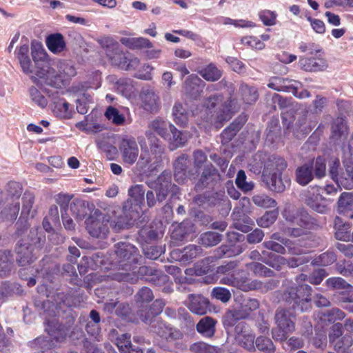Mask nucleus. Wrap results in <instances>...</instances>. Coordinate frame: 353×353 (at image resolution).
<instances>
[{
	"instance_id": "f257e3e1",
	"label": "nucleus",
	"mask_w": 353,
	"mask_h": 353,
	"mask_svg": "<svg viewBox=\"0 0 353 353\" xmlns=\"http://www.w3.org/2000/svg\"><path fill=\"white\" fill-rule=\"evenodd\" d=\"M28 53L29 46L23 45L19 50L17 58L23 72L34 83L61 88L64 81L77 74L75 68L70 63L49 59L40 43L32 42L31 55L34 64Z\"/></svg>"
},
{
	"instance_id": "f03ea898",
	"label": "nucleus",
	"mask_w": 353,
	"mask_h": 353,
	"mask_svg": "<svg viewBox=\"0 0 353 353\" xmlns=\"http://www.w3.org/2000/svg\"><path fill=\"white\" fill-rule=\"evenodd\" d=\"M103 210H95L94 214L86 221L88 232L94 238L105 239L109 232L110 227L118 232L124 228L125 218L120 214L121 210L119 206L100 205Z\"/></svg>"
},
{
	"instance_id": "7ed1b4c3",
	"label": "nucleus",
	"mask_w": 353,
	"mask_h": 353,
	"mask_svg": "<svg viewBox=\"0 0 353 353\" xmlns=\"http://www.w3.org/2000/svg\"><path fill=\"white\" fill-rule=\"evenodd\" d=\"M114 254L117 272L113 274L114 279L130 283L137 281V264L141 257L137 248L130 243L120 242L115 245Z\"/></svg>"
},
{
	"instance_id": "20e7f679",
	"label": "nucleus",
	"mask_w": 353,
	"mask_h": 353,
	"mask_svg": "<svg viewBox=\"0 0 353 353\" xmlns=\"http://www.w3.org/2000/svg\"><path fill=\"white\" fill-rule=\"evenodd\" d=\"M259 98V92L257 89L244 82H241L239 88L235 94H231L228 99L223 104V110L221 113H217L214 119V124L216 128H220L221 123L224 121H227L231 118L232 114L236 112L241 103L253 104ZM213 115L210 117H207L208 122L213 123Z\"/></svg>"
},
{
	"instance_id": "39448f33",
	"label": "nucleus",
	"mask_w": 353,
	"mask_h": 353,
	"mask_svg": "<svg viewBox=\"0 0 353 353\" xmlns=\"http://www.w3.org/2000/svg\"><path fill=\"white\" fill-rule=\"evenodd\" d=\"M149 186L152 190H148L145 194L148 208H152L157 203H163L169 193L176 194L179 192V188L172 183V176L170 173L163 172Z\"/></svg>"
},
{
	"instance_id": "423d86ee",
	"label": "nucleus",
	"mask_w": 353,
	"mask_h": 353,
	"mask_svg": "<svg viewBox=\"0 0 353 353\" xmlns=\"http://www.w3.org/2000/svg\"><path fill=\"white\" fill-rule=\"evenodd\" d=\"M30 233V236L19 241L15 248L16 261L20 266H26L36 259L35 250L40 247L42 240L37 230H31Z\"/></svg>"
},
{
	"instance_id": "0eeeda50",
	"label": "nucleus",
	"mask_w": 353,
	"mask_h": 353,
	"mask_svg": "<svg viewBox=\"0 0 353 353\" xmlns=\"http://www.w3.org/2000/svg\"><path fill=\"white\" fill-rule=\"evenodd\" d=\"M311 290L308 285L292 286L284 292L283 298L285 302L292 304L293 307H298L301 311L306 312L311 308Z\"/></svg>"
},
{
	"instance_id": "6e6552de",
	"label": "nucleus",
	"mask_w": 353,
	"mask_h": 353,
	"mask_svg": "<svg viewBox=\"0 0 353 353\" xmlns=\"http://www.w3.org/2000/svg\"><path fill=\"white\" fill-rule=\"evenodd\" d=\"M46 330L50 336V341L45 340L43 338L37 339V342L41 345V349H51L56 346L55 343L63 341L67 335V331L65 327L60 324L56 319L51 321H47Z\"/></svg>"
},
{
	"instance_id": "1a4fd4ad",
	"label": "nucleus",
	"mask_w": 353,
	"mask_h": 353,
	"mask_svg": "<svg viewBox=\"0 0 353 353\" xmlns=\"http://www.w3.org/2000/svg\"><path fill=\"white\" fill-rule=\"evenodd\" d=\"M119 148L123 161L128 165L134 164L137 160L139 150L134 138H123L119 143Z\"/></svg>"
},
{
	"instance_id": "9d476101",
	"label": "nucleus",
	"mask_w": 353,
	"mask_h": 353,
	"mask_svg": "<svg viewBox=\"0 0 353 353\" xmlns=\"http://www.w3.org/2000/svg\"><path fill=\"white\" fill-rule=\"evenodd\" d=\"M143 108L149 112H157L160 106V99L156 91L151 88H143L140 93Z\"/></svg>"
},
{
	"instance_id": "9b49d317",
	"label": "nucleus",
	"mask_w": 353,
	"mask_h": 353,
	"mask_svg": "<svg viewBox=\"0 0 353 353\" xmlns=\"http://www.w3.org/2000/svg\"><path fill=\"white\" fill-rule=\"evenodd\" d=\"M188 163V156L185 154L179 157L174 163V176L175 181L179 183H184L188 177L195 174L192 170L187 172Z\"/></svg>"
},
{
	"instance_id": "f8f14e48",
	"label": "nucleus",
	"mask_w": 353,
	"mask_h": 353,
	"mask_svg": "<svg viewBox=\"0 0 353 353\" xmlns=\"http://www.w3.org/2000/svg\"><path fill=\"white\" fill-rule=\"evenodd\" d=\"M51 98L52 104V109L53 112L59 117L62 119H69L72 117V109L70 104L63 98H61L58 92L49 95Z\"/></svg>"
},
{
	"instance_id": "ddd939ff",
	"label": "nucleus",
	"mask_w": 353,
	"mask_h": 353,
	"mask_svg": "<svg viewBox=\"0 0 353 353\" xmlns=\"http://www.w3.org/2000/svg\"><path fill=\"white\" fill-rule=\"evenodd\" d=\"M217 174L218 171L212 164L210 163L206 165L204 167L199 180L195 183V190L196 192L202 191L208 187L214 181Z\"/></svg>"
},
{
	"instance_id": "4468645a",
	"label": "nucleus",
	"mask_w": 353,
	"mask_h": 353,
	"mask_svg": "<svg viewBox=\"0 0 353 353\" xmlns=\"http://www.w3.org/2000/svg\"><path fill=\"white\" fill-rule=\"evenodd\" d=\"M283 216L286 221L306 229L312 223L311 216L303 210H285Z\"/></svg>"
},
{
	"instance_id": "2eb2a0df",
	"label": "nucleus",
	"mask_w": 353,
	"mask_h": 353,
	"mask_svg": "<svg viewBox=\"0 0 353 353\" xmlns=\"http://www.w3.org/2000/svg\"><path fill=\"white\" fill-rule=\"evenodd\" d=\"M209 301L201 295L190 294L188 296V309L197 315L205 314L208 310Z\"/></svg>"
},
{
	"instance_id": "dca6fc26",
	"label": "nucleus",
	"mask_w": 353,
	"mask_h": 353,
	"mask_svg": "<svg viewBox=\"0 0 353 353\" xmlns=\"http://www.w3.org/2000/svg\"><path fill=\"white\" fill-rule=\"evenodd\" d=\"M94 207L92 203L81 199H74L70 204V210L77 220H83L91 208Z\"/></svg>"
},
{
	"instance_id": "f3484780",
	"label": "nucleus",
	"mask_w": 353,
	"mask_h": 353,
	"mask_svg": "<svg viewBox=\"0 0 353 353\" xmlns=\"http://www.w3.org/2000/svg\"><path fill=\"white\" fill-rule=\"evenodd\" d=\"M294 318L288 310L278 309L275 314L276 325L292 332L295 330Z\"/></svg>"
},
{
	"instance_id": "a211bd4d",
	"label": "nucleus",
	"mask_w": 353,
	"mask_h": 353,
	"mask_svg": "<svg viewBox=\"0 0 353 353\" xmlns=\"http://www.w3.org/2000/svg\"><path fill=\"white\" fill-rule=\"evenodd\" d=\"M287 165V162L283 157L272 155L265 163L263 174H281Z\"/></svg>"
},
{
	"instance_id": "6ab92c4d",
	"label": "nucleus",
	"mask_w": 353,
	"mask_h": 353,
	"mask_svg": "<svg viewBox=\"0 0 353 353\" xmlns=\"http://www.w3.org/2000/svg\"><path fill=\"white\" fill-rule=\"evenodd\" d=\"M338 211L353 219V193L343 192L338 200Z\"/></svg>"
},
{
	"instance_id": "aec40b11",
	"label": "nucleus",
	"mask_w": 353,
	"mask_h": 353,
	"mask_svg": "<svg viewBox=\"0 0 353 353\" xmlns=\"http://www.w3.org/2000/svg\"><path fill=\"white\" fill-rule=\"evenodd\" d=\"M299 64L302 70L307 72L323 70L327 67L325 60L307 57H301Z\"/></svg>"
},
{
	"instance_id": "412c9836",
	"label": "nucleus",
	"mask_w": 353,
	"mask_h": 353,
	"mask_svg": "<svg viewBox=\"0 0 353 353\" xmlns=\"http://www.w3.org/2000/svg\"><path fill=\"white\" fill-rule=\"evenodd\" d=\"M151 328L153 332L167 341L176 338L177 334L174 332L173 328L161 321L154 320Z\"/></svg>"
},
{
	"instance_id": "4be33fe9",
	"label": "nucleus",
	"mask_w": 353,
	"mask_h": 353,
	"mask_svg": "<svg viewBox=\"0 0 353 353\" xmlns=\"http://www.w3.org/2000/svg\"><path fill=\"white\" fill-rule=\"evenodd\" d=\"M216 321L210 316L202 318L196 325V330L205 337L211 338L215 333Z\"/></svg>"
},
{
	"instance_id": "5701e85b",
	"label": "nucleus",
	"mask_w": 353,
	"mask_h": 353,
	"mask_svg": "<svg viewBox=\"0 0 353 353\" xmlns=\"http://www.w3.org/2000/svg\"><path fill=\"white\" fill-rule=\"evenodd\" d=\"M281 174H263V181L268 188L276 192H283L285 189V185L281 177Z\"/></svg>"
},
{
	"instance_id": "b1692460",
	"label": "nucleus",
	"mask_w": 353,
	"mask_h": 353,
	"mask_svg": "<svg viewBox=\"0 0 353 353\" xmlns=\"http://www.w3.org/2000/svg\"><path fill=\"white\" fill-rule=\"evenodd\" d=\"M348 128L343 118H336L332 125L330 138L336 141L346 137Z\"/></svg>"
},
{
	"instance_id": "393cba45",
	"label": "nucleus",
	"mask_w": 353,
	"mask_h": 353,
	"mask_svg": "<svg viewBox=\"0 0 353 353\" xmlns=\"http://www.w3.org/2000/svg\"><path fill=\"white\" fill-rule=\"evenodd\" d=\"M344 170L340 172L338 183L349 188L353 183V159L347 160L344 158Z\"/></svg>"
},
{
	"instance_id": "a878e982",
	"label": "nucleus",
	"mask_w": 353,
	"mask_h": 353,
	"mask_svg": "<svg viewBox=\"0 0 353 353\" xmlns=\"http://www.w3.org/2000/svg\"><path fill=\"white\" fill-rule=\"evenodd\" d=\"M241 270H234L231 276L225 275L220 279V283L236 287L243 290H247L246 277H239Z\"/></svg>"
},
{
	"instance_id": "bb28decb",
	"label": "nucleus",
	"mask_w": 353,
	"mask_h": 353,
	"mask_svg": "<svg viewBox=\"0 0 353 353\" xmlns=\"http://www.w3.org/2000/svg\"><path fill=\"white\" fill-rule=\"evenodd\" d=\"M268 86L279 92H288L290 90H294V85L292 83L291 80L279 77H272L269 81Z\"/></svg>"
},
{
	"instance_id": "cd10ccee",
	"label": "nucleus",
	"mask_w": 353,
	"mask_h": 353,
	"mask_svg": "<svg viewBox=\"0 0 353 353\" xmlns=\"http://www.w3.org/2000/svg\"><path fill=\"white\" fill-rule=\"evenodd\" d=\"M130 336L123 334L117 339V345L121 353H143L142 349L132 345Z\"/></svg>"
},
{
	"instance_id": "c85d7f7f",
	"label": "nucleus",
	"mask_w": 353,
	"mask_h": 353,
	"mask_svg": "<svg viewBox=\"0 0 353 353\" xmlns=\"http://www.w3.org/2000/svg\"><path fill=\"white\" fill-rule=\"evenodd\" d=\"M313 179L312 166L304 164L296 170V180L301 185H306Z\"/></svg>"
},
{
	"instance_id": "c756f323",
	"label": "nucleus",
	"mask_w": 353,
	"mask_h": 353,
	"mask_svg": "<svg viewBox=\"0 0 353 353\" xmlns=\"http://www.w3.org/2000/svg\"><path fill=\"white\" fill-rule=\"evenodd\" d=\"M19 209V202L7 205L0 212V222H12L16 220Z\"/></svg>"
},
{
	"instance_id": "7c9ffc66",
	"label": "nucleus",
	"mask_w": 353,
	"mask_h": 353,
	"mask_svg": "<svg viewBox=\"0 0 353 353\" xmlns=\"http://www.w3.org/2000/svg\"><path fill=\"white\" fill-rule=\"evenodd\" d=\"M46 44L48 49L54 53L62 52L65 47L63 37L59 33L48 36L46 39Z\"/></svg>"
},
{
	"instance_id": "2f4dec72",
	"label": "nucleus",
	"mask_w": 353,
	"mask_h": 353,
	"mask_svg": "<svg viewBox=\"0 0 353 353\" xmlns=\"http://www.w3.org/2000/svg\"><path fill=\"white\" fill-rule=\"evenodd\" d=\"M173 117L176 124L185 126L188 122L189 113L181 103H176L173 107Z\"/></svg>"
},
{
	"instance_id": "473e14b6",
	"label": "nucleus",
	"mask_w": 353,
	"mask_h": 353,
	"mask_svg": "<svg viewBox=\"0 0 353 353\" xmlns=\"http://www.w3.org/2000/svg\"><path fill=\"white\" fill-rule=\"evenodd\" d=\"M172 126H173L172 124L161 119H155L150 125L152 130L165 139L170 137V127Z\"/></svg>"
},
{
	"instance_id": "72a5a7b5",
	"label": "nucleus",
	"mask_w": 353,
	"mask_h": 353,
	"mask_svg": "<svg viewBox=\"0 0 353 353\" xmlns=\"http://www.w3.org/2000/svg\"><path fill=\"white\" fill-rule=\"evenodd\" d=\"M106 54L111 61L112 65H116L122 70L123 68H128V66L125 65L127 56L123 53L120 46L115 48L113 51H107Z\"/></svg>"
},
{
	"instance_id": "f704fd0d",
	"label": "nucleus",
	"mask_w": 353,
	"mask_h": 353,
	"mask_svg": "<svg viewBox=\"0 0 353 353\" xmlns=\"http://www.w3.org/2000/svg\"><path fill=\"white\" fill-rule=\"evenodd\" d=\"M199 74L206 81H215L219 80L222 72L215 65L210 63L199 72Z\"/></svg>"
},
{
	"instance_id": "c9c22d12",
	"label": "nucleus",
	"mask_w": 353,
	"mask_h": 353,
	"mask_svg": "<svg viewBox=\"0 0 353 353\" xmlns=\"http://www.w3.org/2000/svg\"><path fill=\"white\" fill-rule=\"evenodd\" d=\"M243 123L238 120L234 121L226 129L221 133L222 143H227L230 141L236 134L237 132L241 128Z\"/></svg>"
},
{
	"instance_id": "e433bc0d",
	"label": "nucleus",
	"mask_w": 353,
	"mask_h": 353,
	"mask_svg": "<svg viewBox=\"0 0 353 353\" xmlns=\"http://www.w3.org/2000/svg\"><path fill=\"white\" fill-rule=\"evenodd\" d=\"M35 196L30 192L26 191L22 196V210L21 216L28 217L31 212L33 204L34 203Z\"/></svg>"
},
{
	"instance_id": "4c0bfd02",
	"label": "nucleus",
	"mask_w": 353,
	"mask_h": 353,
	"mask_svg": "<svg viewBox=\"0 0 353 353\" xmlns=\"http://www.w3.org/2000/svg\"><path fill=\"white\" fill-rule=\"evenodd\" d=\"M128 194L137 205L140 207L144 205L145 190L142 185H136L132 187L129 189Z\"/></svg>"
},
{
	"instance_id": "58836bf2",
	"label": "nucleus",
	"mask_w": 353,
	"mask_h": 353,
	"mask_svg": "<svg viewBox=\"0 0 353 353\" xmlns=\"http://www.w3.org/2000/svg\"><path fill=\"white\" fill-rule=\"evenodd\" d=\"M221 241V235L215 232H207L201 235V245L211 247L217 245Z\"/></svg>"
},
{
	"instance_id": "ea45409f",
	"label": "nucleus",
	"mask_w": 353,
	"mask_h": 353,
	"mask_svg": "<svg viewBox=\"0 0 353 353\" xmlns=\"http://www.w3.org/2000/svg\"><path fill=\"white\" fill-rule=\"evenodd\" d=\"M211 297L223 303H228L232 298L231 292L223 287H215L211 291Z\"/></svg>"
},
{
	"instance_id": "a19ab883",
	"label": "nucleus",
	"mask_w": 353,
	"mask_h": 353,
	"mask_svg": "<svg viewBox=\"0 0 353 353\" xmlns=\"http://www.w3.org/2000/svg\"><path fill=\"white\" fill-rule=\"evenodd\" d=\"M255 344L259 350L265 353H274L275 346L270 338L259 336L255 340Z\"/></svg>"
},
{
	"instance_id": "79ce46f5",
	"label": "nucleus",
	"mask_w": 353,
	"mask_h": 353,
	"mask_svg": "<svg viewBox=\"0 0 353 353\" xmlns=\"http://www.w3.org/2000/svg\"><path fill=\"white\" fill-rule=\"evenodd\" d=\"M256 276L271 277L274 276V271L259 263H251L247 265Z\"/></svg>"
},
{
	"instance_id": "37998d69",
	"label": "nucleus",
	"mask_w": 353,
	"mask_h": 353,
	"mask_svg": "<svg viewBox=\"0 0 353 353\" xmlns=\"http://www.w3.org/2000/svg\"><path fill=\"white\" fill-rule=\"evenodd\" d=\"M105 115L109 121L117 125H123L125 121V117L112 106H109L107 108Z\"/></svg>"
},
{
	"instance_id": "c03bdc74",
	"label": "nucleus",
	"mask_w": 353,
	"mask_h": 353,
	"mask_svg": "<svg viewBox=\"0 0 353 353\" xmlns=\"http://www.w3.org/2000/svg\"><path fill=\"white\" fill-rule=\"evenodd\" d=\"M253 203L257 206L269 208H274L276 205V202L272 198L265 194H257L252 197Z\"/></svg>"
},
{
	"instance_id": "a18cd8bd",
	"label": "nucleus",
	"mask_w": 353,
	"mask_h": 353,
	"mask_svg": "<svg viewBox=\"0 0 353 353\" xmlns=\"http://www.w3.org/2000/svg\"><path fill=\"white\" fill-rule=\"evenodd\" d=\"M243 319H245V314H242L240 308L228 311L223 317L224 323L229 326L234 325L237 321Z\"/></svg>"
},
{
	"instance_id": "49530a36",
	"label": "nucleus",
	"mask_w": 353,
	"mask_h": 353,
	"mask_svg": "<svg viewBox=\"0 0 353 353\" xmlns=\"http://www.w3.org/2000/svg\"><path fill=\"white\" fill-rule=\"evenodd\" d=\"M235 182L237 187L243 192H248L252 190L254 188V183L252 182L246 181L245 173L242 170L238 172Z\"/></svg>"
},
{
	"instance_id": "de8ad7c7",
	"label": "nucleus",
	"mask_w": 353,
	"mask_h": 353,
	"mask_svg": "<svg viewBox=\"0 0 353 353\" xmlns=\"http://www.w3.org/2000/svg\"><path fill=\"white\" fill-rule=\"evenodd\" d=\"M326 283L329 288L332 289L349 290L352 288L350 284L340 277L330 278L326 281Z\"/></svg>"
},
{
	"instance_id": "09e8293b",
	"label": "nucleus",
	"mask_w": 353,
	"mask_h": 353,
	"mask_svg": "<svg viewBox=\"0 0 353 353\" xmlns=\"http://www.w3.org/2000/svg\"><path fill=\"white\" fill-rule=\"evenodd\" d=\"M344 317L345 313L342 310L338 308H332L323 312L321 319L329 322H334L337 320H341Z\"/></svg>"
},
{
	"instance_id": "8fccbe9b",
	"label": "nucleus",
	"mask_w": 353,
	"mask_h": 353,
	"mask_svg": "<svg viewBox=\"0 0 353 353\" xmlns=\"http://www.w3.org/2000/svg\"><path fill=\"white\" fill-rule=\"evenodd\" d=\"M168 139L171 140L175 148L181 147L186 142V139L174 125L170 127V137Z\"/></svg>"
},
{
	"instance_id": "3c124183",
	"label": "nucleus",
	"mask_w": 353,
	"mask_h": 353,
	"mask_svg": "<svg viewBox=\"0 0 353 353\" xmlns=\"http://www.w3.org/2000/svg\"><path fill=\"white\" fill-rule=\"evenodd\" d=\"M259 307V303L256 299H248L243 301L241 305L240 310L242 311V314H245V317L247 318L251 312L256 310Z\"/></svg>"
},
{
	"instance_id": "603ef678",
	"label": "nucleus",
	"mask_w": 353,
	"mask_h": 353,
	"mask_svg": "<svg viewBox=\"0 0 353 353\" xmlns=\"http://www.w3.org/2000/svg\"><path fill=\"white\" fill-rule=\"evenodd\" d=\"M201 250L199 246L188 245L183 249L182 258L184 261H192L200 255Z\"/></svg>"
},
{
	"instance_id": "864d4df0",
	"label": "nucleus",
	"mask_w": 353,
	"mask_h": 353,
	"mask_svg": "<svg viewBox=\"0 0 353 353\" xmlns=\"http://www.w3.org/2000/svg\"><path fill=\"white\" fill-rule=\"evenodd\" d=\"M12 254L9 250H3L0 254V266L4 272V274L9 272L12 268Z\"/></svg>"
},
{
	"instance_id": "5fc2aeb1",
	"label": "nucleus",
	"mask_w": 353,
	"mask_h": 353,
	"mask_svg": "<svg viewBox=\"0 0 353 353\" xmlns=\"http://www.w3.org/2000/svg\"><path fill=\"white\" fill-rule=\"evenodd\" d=\"M153 299L154 295L152 290L147 287H143L140 289L135 295V300L137 303H148L152 301Z\"/></svg>"
},
{
	"instance_id": "6e6d98bb",
	"label": "nucleus",
	"mask_w": 353,
	"mask_h": 353,
	"mask_svg": "<svg viewBox=\"0 0 353 353\" xmlns=\"http://www.w3.org/2000/svg\"><path fill=\"white\" fill-rule=\"evenodd\" d=\"M278 212L276 211H269L265 213L260 219L257 220V223L260 227L268 228L272 225L277 218Z\"/></svg>"
},
{
	"instance_id": "4d7b16f0",
	"label": "nucleus",
	"mask_w": 353,
	"mask_h": 353,
	"mask_svg": "<svg viewBox=\"0 0 353 353\" xmlns=\"http://www.w3.org/2000/svg\"><path fill=\"white\" fill-rule=\"evenodd\" d=\"M254 339L255 336L252 334H243L238 337L239 345L249 351H252L255 349Z\"/></svg>"
},
{
	"instance_id": "13d9d810",
	"label": "nucleus",
	"mask_w": 353,
	"mask_h": 353,
	"mask_svg": "<svg viewBox=\"0 0 353 353\" xmlns=\"http://www.w3.org/2000/svg\"><path fill=\"white\" fill-rule=\"evenodd\" d=\"M272 241H279L282 243L289 250V252L292 254H301V250L294 247L293 243L288 239H285L281 236L279 233H274L271 236Z\"/></svg>"
},
{
	"instance_id": "bf43d9fd",
	"label": "nucleus",
	"mask_w": 353,
	"mask_h": 353,
	"mask_svg": "<svg viewBox=\"0 0 353 353\" xmlns=\"http://www.w3.org/2000/svg\"><path fill=\"white\" fill-rule=\"evenodd\" d=\"M353 343L352 337L350 335H345L341 337L335 343L333 344L336 350L344 351L349 348Z\"/></svg>"
},
{
	"instance_id": "052dcab7",
	"label": "nucleus",
	"mask_w": 353,
	"mask_h": 353,
	"mask_svg": "<svg viewBox=\"0 0 353 353\" xmlns=\"http://www.w3.org/2000/svg\"><path fill=\"white\" fill-rule=\"evenodd\" d=\"M30 94L32 100L39 106L44 108L47 105V100L36 88H31L30 90Z\"/></svg>"
},
{
	"instance_id": "680f3d73",
	"label": "nucleus",
	"mask_w": 353,
	"mask_h": 353,
	"mask_svg": "<svg viewBox=\"0 0 353 353\" xmlns=\"http://www.w3.org/2000/svg\"><path fill=\"white\" fill-rule=\"evenodd\" d=\"M100 46L107 51H113L119 46V43L110 37H103L97 40Z\"/></svg>"
},
{
	"instance_id": "e2e57ef3",
	"label": "nucleus",
	"mask_w": 353,
	"mask_h": 353,
	"mask_svg": "<svg viewBox=\"0 0 353 353\" xmlns=\"http://www.w3.org/2000/svg\"><path fill=\"white\" fill-rule=\"evenodd\" d=\"M21 185L16 181H10L6 186L8 194L12 197H19L22 193Z\"/></svg>"
},
{
	"instance_id": "0e129e2a",
	"label": "nucleus",
	"mask_w": 353,
	"mask_h": 353,
	"mask_svg": "<svg viewBox=\"0 0 353 353\" xmlns=\"http://www.w3.org/2000/svg\"><path fill=\"white\" fill-rule=\"evenodd\" d=\"M291 333H292V332L287 330L283 327H280L278 325L272 330V338L275 341H285Z\"/></svg>"
},
{
	"instance_id": "69168bd1",
	"label": "nucleus",
	"mask_w": 353,
	"mask_h": 353,
	"mask_svg": "<svg viewBox=\"0 0 353 353\" xmlns=\"http://www.w3.org/2000/svg\"><path fill=\"white\" fill-rule=\"evenodd\" d=\"M147 137L150 142L151 152L157 156H161L163 152V148L159 143V140L151 133H147Z\"/></svg>"
},
{
	"instance_id": "338daca9",
	"label": "nucleus",
	"mask_w": 353,
	"mask_h": 353,
	"mask_svg": "<svg viewBox=\"0 0 353 353\" xmlns=\"http://www.w3.org/2000/svg\"><path fill=\"white\" fill-rule=\"evenodd\" d=\"M342 334V325L341 323L334 324L329 332V342L332 344L335 343L341 337Z\"/></svg>"
},
{
	"instance_id": "774afa93",
	"label": "nucleus",
	"mask_w": 353,
	"mask_h": 353,
	"mask_svg": "<svg viewBox=\"0 0 353 353\" xmlns=\"http://www.w3.org/2000/svg\"><path fill=\"white\" fill-rule=\"evenodd\" d=\"M327 276L324 269L319 268L314 270L308 277V281L314 285H318Z\"/></svg>"
}]
</instances>
